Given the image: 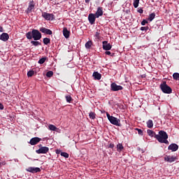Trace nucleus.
I'll use <instances>...</instances> for the list:
<instances>
[{
	"label": "nucleus",
	"instance_id": "nucleus-1",
	"mask_svg": "<svg viewBox=\"0 0 179 179\" xmlns=\"http://www.w3.org/2000/svg\"><path fill=\"white\" fill-rule=\"evenodd\" d=\"M26 37L27 40H31V38H34L35 41H38V40H41V32L38 31V29H32L31 31H28L26 34Z\"/></svg>",
	"mask_w": 179,
	"mask_h": 179
},
{
	"label": "nucleus",
	"instance_id": "nucleus-2",
	"mask_svg": "<svg viewBox=\"0 0 179 179\" xmlns=\"http://www.w3.org/2000/svg\"><path fill=\"white\" fill-rule=\"evenodd\" d=\"M155 138L160 143H169V135L167 133L163 130L159 131V134L155 136Z\"/></svg>",
	"mask_w": 179,
	"mask_h": 179
},
{
	"label": "nucleus",
	"instance_id": "nucleus-3",
	"mask_svg": "<svg viewBox=\"0 0 179 179\" xmlns=\"http://www.w3.org/2000/svg\"><path fill=\"white\" fill-rule=\"evenodd\" d=\"M159 87L162 92H163V93H165L166 94H171V93H173V90L171 89V87H170V86L167 85V83H166V82L162 83L159 85Z\"/></svg>",
	"mask_w": 179,
	"mask_h": 179
},
{
	"label": "nucleus",
	"instance_id": "nucleus-4",
	"mask_svg": "<svg viewBox=\"0 0 179 179\" xmlns=\"http://www.w3.org/2000/svg\"><path fill=\"white\" fill-rule=\"evenodd\" d=\"M50 151V148L48 147H41L38 150H36V152L38 155H45L46 153H48Z\"/></svg>",
	"mask_w": 179,
	"mask_h": 179
},
{
	"label": "nucleus",
	"instance_id": "nucleus-5",
	"mask_svg": "<svg viewBox=\"0 0 179 179\" xmlns=\"http://www.w3.org/2000/svg\"><path fill=\"white\" fill-rule=\"evenodd\" d=\"M42 17L45 19V20H54L55 18L54 17V14L43 12Z\"/></svg>",
	"mask_w": 179,
	"mask_h": 179
},
{
	"label": "nucleus",
	"instance_id": "nucleus-6",
	"mask_svg": "<svg viewBox=\"0 0 179 179\" xmlns=\"http://www.w3.org/2000/svg\"><path fill=\"white\" fill-rule=\"evenodd\" d=\"M111 47H112L110 43H108V42L107 41L102 42V48L105 51H108V50H111Z\"/></svg>",
	"mask_w": 179,
	"mask_h": 179
},
{
	"label": "nucleus",
	"instance_id": "nucleus-7",
	"mask_svg": "<svg viewBox=\"0 0 179 179\" xmlns=\"http://www.w3.org/2000/svg\"><path fill=\"white\" fill-rule=\"evenodd\" d=\"M29 173H40V171H41V169H40V168L38 167H29L28 169H26Z\"/></svg>",
	"mask_w": 179,
	"mask_h": 179
},
{
	"label": "nucleus",
	"instance_id": "nucleus-8",
	"mask_svg": "<svg viewBox=\"0 0 179 179\" xmlns=\"http://www.w3.org/2000/svg\"><path fill=\"white\" fill-rule=\"evenodd\" d=\"M165 162H168V163H173V162H176L177 160V157L176 156H166L164 157Z\"/></svg>",
	"mask_w": 179,
	"mask_h": 179
},
{
	"label": "nucleus",
	"instance_id": "nucleus-9",
	"mask_svg": "<svg viewBox=\"0 0 179 179\" xmlns=\"http://www.w3.org/2000/svg\"><path fill=\"white\" fill-rule=\"evenodd\" d=\"M41 141V138H40L38 137H34V138H31L29 143L32 146H34V145H37V143H38Z\"/></svg>",
	"mask_w": 179,
	"mask_h": 179
},
{
	"label": "nucleus",
	"instance_id": "nucleus-10",
	"mask_svg": "<svg viewBox=\"0 0 179 179\" xmlns=\"http://www.w3.org/2000/svg\"><path fill=\"white\" fill-rule=\"evenodd\" d=\"M96 15L91 13L88 15V20L90 23V24H94V22H96Z\"/></svg>",
	"mask_w": 179,
	"mask_h": 179
},
{
	"label": "nucleus",
	"instance_id": "nucleus-11",
	"mask_svg": "<svg viewBox=\"0 0 179 179\" xmlns=\"http://www.w3.org/2000/svg\"><path fill=\"white\" fill-rule=\"evenodd\" d=\"M40 31H41V33H44V34H48L49 36H51V34H52V31H51V29H48L45 27H41L39 29Z\"/></svg>",
	"mask_w": 179,
	"mask_h": 179
},
{
	"label": "nucleus",
	"instance_id": "nucleus-12",
	"mask_svg": "<svg viewBox=\"0 0 179 179\" xmlns=\"http://www.w3.org/2000/svg\"><path fill=\"white\" fill-rule=\"evenodd\" d=\"M34 6H36V4H34V1H31L29 3V6L27 9V13H31V10L34 9Z\"/></svg>",
	"mask_w": 179,
	"mask_h": 179
},
{
	"label": "nucleus",
	"instance_id": "nucleus-13",
	"mask_svg": "<svg viewBox=\"0 0 179 179\" xmlns=\"http://www.w3.org/2000/svg\"><path fill=\"white\" fill-rule=\"evenodd\" d=\"M168 149L172 152H176V150H178V145L176 143H173L168 147Z\"/></svg>",
	"mask_w": 179,
	"mask_h": 179
},
{
	"label": "nucleus",
	"instance_id": "nucleus-14",
	"mask_svg": "<svg viewBox=\"0 0 179 179\" xmlns=\"http://www.w3.org/2000/svg\"><path fill=\"white\" fill-rule=\"evenodd\" d=\"M0 40L1 41H8L9 40V34L7 33H3L0 35Z\"/></svg>",
	"mask_w": 179,
	"mask_h": 179
},
{
	"label": "nucleus",
	"instance_id": "nucleus-15",
	"mask_svg": "<svg viewBox=\"0 0 179 179\" xmlns=\"http://www.w3.org/2000/svg\"><path fill=\"white\" fill-rule=\"evenodd\" d=\"M113 124L116 125V127H121V120L115 117H113Z\"/></svg>",
	"mask_w": 179,
	"mask_h": 179
},
{
	"label": "nucleus",
	"instance_id": "nucleus-16",
	"mask_svg": "<svg viewBox=\"0 0 179 179\" xmlns=\"http://www.w3.org/2000/svg\"><path fill=\"white\" fill-rule=\"evenodd\" d=\"M95 16L97 18H99V16H103V7H98Z\"/></svg>",
	"mask_w": 179,
	"mask_h": 179
},
{
	"label": "nucleus",
	"instance_id": "nucleus-17",
	"mask_svg": "<svg viewBox=\"0 0 179 179\" xmlns=\"http://www.w3.org/2000/svg\"><path fill=\"white\" fill-rule=\"evenodd\" d=\"M63 35L64 36L65 38H69V36H71V31L68 30V28L64 27L63 29Z\"/></svg>",
	"mask_w": 179,
	"mask_h": 179
},
{
	"label": "nucleus",
	"instance_id": "nucleus-18",
	"mask_svg": "<svg viewBox=\"0 0 179 179\" xmlns=\"http://www.w3.org/2000/svg\"><path fill=\"white\" fill-rule=\"evenodd\" d=\"M92 76L95 80H100V79H101V74L97 71H94L92 74Z\"/></svg>",
	"mask_w": 179,
	"mask_h": 179
},
{
	"label": "nucleus",
	"instance_id": "nucleus-19",
	"mask_svg": "<svg viewBox=\"0 0 179 179\" xmlns=\"http://www.w3.org/2000/svg\"><path fill=\"white\" fill-rule=\"evenodd\" d=\"M122 86L117 85L115 83H113V92H118V90H122Z\"/></svg>",
	"mask_w": 179,
	"mask_h": 179
},
{
	"label": "nucleus",
	"instance_id": "nucleus-20",
	"mask_svg": "<svg viewBox=\"0 0 179 179\" xmlns=\"http://www.w3.org/2000/svg\"><path fill=\"white\" fill-rule=\"evenodd\" d=\"M147 134L151 138H153V136H156V135H157L155 131H153L152 130H150V129L147 130Z\"/></svg>",
	"mask_w": 179,
	"mask_h": 179
},
{
	"label": "nucleus",
	"instance_id": "nucleus-21",
	"mask_svg": "<svg viewBox=\"0 0 179 179\" xmlns=\"http://www.w3.org/2000/svg\"><path fill=\"white\" fill-rule=\"evenodd\" d=\"M92 45H93V42H92V41H89L85 43V48H87V50H90Z\"/></svg>",
	"mask_w": 179,
	"mask_h": 179
},
{
	"label": "nucleus",
	"instance_id": "nucleus-22",
	"mask_svg": "<svg viewBox=\"0 0 179 179\" xmlns=\"http://www.w3.org/2000/svg\"><path fill=\"white\" fill-rule=\"evenodd\" d=\"M51 43V39H50L49 38H43V44H45V45H48V44Z\"/></svg>",
	"mask_w": 179,
	"mask_h": 179
},
{
	"label": "nucleus",
	"instance_id": "nucleus-23",
	"mask_svg": "<svg viewBox=\"0 0 179 179\" xmlns=\"http://www.w3.org/2000/svg\"><path fill=\"white\" fill-rule=\"evenodd\" d=\"M31 44H32V45H34V47L41 45V43H40L39 41H31Z\"/></svg>",
	"mask_w": 179,
	"mask_h": 179
},
{
	"label": "nucleus",
	"instance_id": "nucleus-24",
	"mask_svg": "<svg viewBox=\"0 0 179 179\" xmlns=\"http://www.w3.org/2000/svg\"><path fill=\"white\" fill-rule=\"evenodd\" d=\"M155 17H156V13H152L150 14L148 20L150 22H152L153 20V19H155Z\"/></svg>",
	"mask_w": 179,
	"mask_h": 179
},
{
	"label": "nucleus",
	"instance_id": "nucleus-25",
	"mask_svg": "<svg viewBox=\"0 0 179 179\" xmlns=\"http://www.w3.org/2000/svg\"><path fill=\"white\" fill-rule=\"evenodd\" d=\"M89 117L91 120H96V113L94 112H90L89 113Z\"/></svg>",
	"mask_w": 179,
	"mask_h": 179
},
{
	"label": "nucleus",
	"instance_id": "nucleus-26",
	"mask_svg": "<svg viewBox=\"0 0 179 179\" xmlns=\"http://www.w3.org/2000/svg\"><path fill=\"white\" fill-rule=\"evenodd\" d=\"M148 128H153V121L152 120H149L147 122Z\"/></svg>",
	"mask_w": 179,
	"mask_h": 179
},
{
	"label": "nucleus",
	"instance_id": "nucleus-27",
	"mask_svg": "<svg viewBox=\"0 0 179 179\" xmlns=\"http://www.w3.org/2000/svg\"><path fill=\"white\" fill-rule=\"evenodd\" d=\"M124 150V146L121 143H118L117 145V152H121V150Z\"/></svg>",
	"mask_w": 179,
	"mask_h": 179
},
{
	"label": "nucleus",
	"instance_id": "nucleus-28",
	"mask_svg": "<svg viewBox=\"0 0 179 179\" xmlns=\"http://www.w3.org/2000/svg\"><path fill=\"white\" fill-rule=\"evenodd\" d=\"M65 99L67 103H71V101H73V99H72V96H71V95H66L65 96Z\"/></svg>",
	"mask_w": 179,
	"mask_h": 179
},
{
	"label": "nucleus",
	"instance_id": "nucleus-29",
	"mask_svg": "<svg viewBox=\"0 0 179 179\" xmlns=\"http://www.w3.org/2000/svg\"><path fill=\"white\" fill-rule=\"evenodd\" d=\"M106 117H108V120L110 121V124H113V116L110 115V113L106 112Z\"/></svg>",
	"mask_w": 179,
	"mask_h": 179
},
{
	"label": "nucleus",
	"instance_id": "nucleus-30",
	"mask_svg": "<svg viewBox=\"0 0 179 179\" xmlns=\"http://www.w3.org/2000/svg\"><path fill=\"white\" fill-rule=\"evenodd\" d=\"M48 128L50 131H57V127H55L54 124H50L48 126Z\"/></svg>",
	"mask_w": 179,
	"mask_h": 179
},
{
	"label": "nucleus",
	"instance_id": "nucleus-31",
	"mask_svg": "<svg viewBox=\"0 0 179 179\" xmlns=\"http://www.w3.org/2000/svg\"><path fill=\"white\" fill-rule=\"evenodd\" d=\"M45 59H47V57H42L41 59H40L38 60V63L41 65V64H44V62H45Z\"/></svg>",
	"mask_w": 179,
	"mask_h": 179
},
{
	"label": "nucleus",
	"instance_id": "nucleus-32",
	"mask_svg": "<svg viewBox=\"0 0 179 179\" xmlns=\"http://www.w3.org/2000/svg\"><path fill=\"white\" fill-rule=\"evenodd\" d=\"M53 75H54V72H52V71H49L46 73L47 78H51L52 77Z\"/></svg>",
	"mask_w": 179,
	"mask_h": 179
},
{
	"label": "nucleus",
	"instance_id": "nucleus-33",
	"mask_svg": "<svg viewBox=\"0 0 179 179\" xmlns=\"http://www.w3.org/2000/svg\"><path fill=\"white\" fill-rule=\"evenodd\" d=\"M61 156H62L63 157H65V159H68V157H69V154H68V152H61Z\"/></svg>",
	"mask_w": 179,
	"mask_h": 179
},
{
	"label": "nucleus",
	"instance_id": "nucleus-34",
	"mask_svg": "<svg viewBox=\"0 0 179 179\" xmlns=\"http://www.w3.org/2000/svg\"><path fill=\"white\" fill-rule=\"evenodd\" d=\"M173 78L175 79V80H178L179 79V73H174L173 74Z\"/></svg>",
	"mask_w": 179,
	"mask_h": 179
},
{
	"label": "nucleus",
	"instance_id": "nucleus-35",
	"mask_svg": "<svg viewBox=\"0 0 179 179\" xmlns=\"http://www.w3.org/2000/svg\"><path fill=\"white\" fill-rule=\"evenodd\" d=\"M33 75H34V71L31 70V71H28V73H27L28 78H31V76H33Z\"/></svg>",
	"mask_w": 179,
	"mask_h": 179
},
{
	"label": "nucleus",
	"instance_id": "nucleus-36",
	"mask_svg": "<svg viewBox=\"0 0 179 179\" xmlns=\"http://www.w3.org/2000/svg\"><path fill=\"white\" fill-rule=\"evenodd\" d=\"M134 8H138L139 6V0H135L133 3Z\"/></svg>",
	"mask_w": 179,
	"mask_h": 179
},
{
	"label": "nucleus",
	"instance_id": "nucleus-37",
	"mask_svg": "<svg viewBox=\"0 0 179 179\" xmlns=\"http://www.w3.org/2000/svg\"><path fill=\"white\" fill-rule=\"evenodd\" d=\"M136 130L138 131V135H143V131H142V129H136Z\"/></svg>",
	"mask_w": 179,
	"mask_h": 179
},
{
	"label": "nucleus",
	"instance_id": "nucleus-38",
	"mask_svg": "<svg viewBox=\"0 0 179 179\" xmlns=\"http://www.w3.org/2000/svg\"><path fill=\"white\" fill-rule=\"evenodd\" d=\"M141 30L142 31H146V30H148V27H141Z\"/></svg>",
	"mask_w": 179,
	"mask_h": 179
},
{
	"label": "nucleus",
	"instance_id": "nucleus-39",
	"mask_svg": "<svg viewBox=\"0 0 179 179\" xmlns=\"http://www.w3.org/2000/svg\"><path fill=\"white\" fill-rule=\"evenodd\" d=\"M147 23H148V21H147L146 20H143L141 22L142 26H145Z\"/></svg>",
	"mask_w": 179,
	"mask_h": 179
},
{
	"label": "nucleus",
	"instance_id": "nucleus-40",
	"mask_svg": "<svg viewBox=\"0 0 179 179\" xmlns=\"http://www.w3.org/2000/svg\"><path fill=\"white\" fill-rule=\"evenodd\" d=\"M61 153H62V152L60 150H56L57 155H61Z\"/></svg>",
	"mask_w": 179,
	"mask_h": 179
},
{
	"label": "nucleus",
	"instance_id": "nucleus-41",
	"mask_svg": "<svg viewBox=\"0 0 179 179\" xmlns=\"http://www.w3.org/2000/svg\"><path fill=\"white\" fill-rule=\"evenodd\" d=\"M138 13H143V9L139 8V9L138 10Z\"/></svg>",
	"mask_w": 179,
	"mask_h": 179
},
{
	"label": "nucleus",
	"instance_id": "nucleus-42",
	"mask_svg": "<svg viewBox=\"0 0 179 179\" xmlns=\"http://www.w3.org/2000/svg\"><path fill=\"white\" fill-rule=\"evenodd\" d=\"M105 54H106V55H111V52H110V51H106V52H105Z\"/></svg>",
	"mask_w": 179,
	"mask_h": 179
},
{
	"label": "nucleus",
	"instance_id": "nucleus-43",
	"mask_svg": "<svg viewBox=\"0 0 179 179\" xmlns=\"http://www.w3.org/2000/svg\"><path fill=\"white\" fill-rule=\"evenodd\" d=\"M4 107H3V104H2L1 103H0V110H3Z\"/></svg>",
	"mask_w": 179,
	"mask_h": 179
},
{
	"label": "nucleus",
	"instance_id": "nucleus-44",
	"mask_svg": "<svg viewBox=\"0 0 179 179\" xmlns=\"http://www.w3.org/2000/svg\"><path fill=\"white\" fill-rule=\"evenodd\" d=\"M0 32L1 33L3 32V28L2 27H0Z\"/></svg>",
	"mask_w": 179,
	"mask_h": 179
},
{
	"label": "nucleus",
	"instance_id": "nucleus-45",
	"mask_svg": "<svg viewBox=\"0 0 179 179\" xmlns=\"http://www.w3.org/2000/svg\"><path fill=\"white\" fill-rule=\"evenodd\" d=\"M89 2H90V0H85L86 3H89Z\"/></svg>",
	"mask_w": 179,
	"mask_h": 179
},
{
	"label": "nucleus",
	"instance_id": "nucleus-46",
	"mask_svg": "<svg viewBox=\"0 0 179 179\" xmlns=\"http://www.w3.org/2000/svg\"><path fill=\"white\" fill-rule=\"evenodd\" d=\"M110 89L113 90V83L110 84Z\"/></svg>",
	"mask_w": 179,
	"mask_h": 179
},
{
	"label": "nucleus",
	"instance_id": "nucleus-47",
	"mask_svg": "<svg viewBox=\"0 0 179 179\" xmlns=\"http://www.w3.org/2000/svg\"><path fill=\"white\" fill-rule=\"evenodd\" d=\"M109 148H113V145L110 144V145H109Z\"/></svg>",
	"mask_w": 179,
	"mask_h": 179
},
{
	"label": "nucleus",
	"instance_id": "nucleus-48",
	"mask_svg": "<svg viewBox=\"0 0 179 179\" xmlns=\"http://www.w3.org/2000/svg\"><path fill=\"white\" fill-rule=\"evenodd\" d=\"M38 146H39V148H43V147H42V145H41H41H39Z\"/></svg>",
	"mask_w": 179,
	"mask_h": 179
},
{
	"label": "nucleus",
	"instance_id": "nucleus-49",
	"mask_svg": "<svg viewBox=\"0 0 179 179\" xmlns=\"http://www.w3.org/2000/svg\"><path fill=\"white\" fill-rule=\"evenodd\" d=\"M64 1V2H66V1H68V0H63Z\"/></svg>",
	"mask_w": 179,
	"mask_h": 179
},
{
	"label": "nucleus",
	"instance_id": "nucleus-50",
	"mask_svg": "<svg viewBox=\"0 0 179 179\" xmlns=\"http://www.w3.org/2000/svg\"><path fill=\"white\" fill-rule=\"evenodd\" d=\"M0 168H1V162H0Z\"/></svg>",
	"mask_w": 179,
	"mask_h": 179
},
{
	"label": "nucleus",
	"instance_id": "nucleus-51",
	"mask_svg": "<svg viewBox=\"0 0 179 179\" xmlns=\"http://www.w3.org/2000/svg\"><path fill=\"white\" fill-rule=\"evenodd\" d=\"M114 1H117V0H114Z\"/></svg>",
	"mask_w": 179,
	"mask_h": 179
}]
</instances>
